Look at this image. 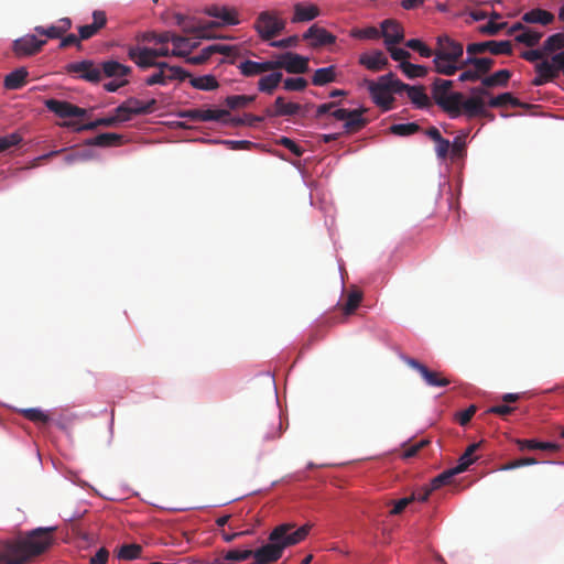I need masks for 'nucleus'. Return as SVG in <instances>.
I'll return each instance as SVG.
<instances>
[{
	"instance_id": "1",
	"label": "nucleus",
	"mask_w": 564,
	"mask_h": 564,
	"mask_svg": "<svg viewBox=\"0 0 564 564\" xmlns=\"http://www.w3.org/2000/svg\"><path fill=\"white\" fill-rule=\"evenodd\" d=\"M454 82L449 79L435 78L432 84V97L435 104L446 112L449 118L456 119L463 112L467 118L489 117L494 118L487 109L485 101L479 96L467 99L458 91H452Z\"/></svg>"
},
{
	"instance_id": "2",
	"label": "nucleus",
	"mask_w": 564,
	"mask_h": 564,
	"mask_svg": "<svg viewBox=\"0 0 564 564\" xmlns=\"http://www.w3.org/2000/svg\"><path fill=\"white\" fill-rule=\"evenodd\" d=\"M55 528H37L23 539L7 543L0 551V564H25L44 553L54 542Z\"/></svg>"
},
{
	"instance_id": "3",
	"label": "nucleus",
	"mask_w": 564,
	"mask_h": 564,
	"mask_svg": "<svg viewBox=\"0 0 564 564\" xmlns=\"http://www.w3.org/2000/svg\"><path fill=\"white\" fill-rule=\"evenodd\" d=\"M464 46L447 35L437 37L434 48V69L436 73L452 76L460 69V63L464 62Z\"/></svg>"
},
{
	"instance_id": "4",
	"label": "nucleus",
	"mask_w": 564,
	"mask_h": 564,
	"mask_svg": "<svg viewBox=\"0 0 564 564\" xmlns=\"http://www.w3.org/2000/svg\"><path fill=\"white\" fill-rule=\"evenodd\" d=\"M399 79L395 74L388 73L378 78L377 82L366 79L365 84L372 98V101L380 107L382 110L388 111L392 108L394 98L392 94H398L397 83Z\"/></svg>"
},
{
	"instance_id": "5",
	"label": "nucleus",
	"mask_w": 564,
	"mask_h": 564,
	"mask_svg": "<svg viewBox=\"0 0 564 564\" xmlns=\"http://www.w3.org/2000/svg\"><path fill=\"white\" fill-rule=\"evenodd\" d=\"M495 65V59L490 57H477V54L467 55L460 63L463 70L458 77L459 82H478L487 75Z\"/></svg>"
},
{
	"instance_id": "6",
	"label": "nucleus",
	"mask_w": 564,
	"mask_h": 564,
	"mask_svg": "<svg viewBox=\"0 0 564 564\" xmlns=\"http://www.w3.org/2000/svg\"><path fill=\"white\" fill-rule=\"evenodd\" d=\"M294 524L284 523L275 527L269 534V541L276 542L283 552L284 549L295 545L305 540L311 530V524H304L294 530Z\"/></svg>"
},
{
	"instance_id": "7",
	"label": "nucleus",
	"mask_w": 564,
	"mask_h": 564,
	"mask_svg": "<svg viewBox=\"0 0 564 564\" xmlns=\"http://www.w3.org/2000/svg\"><path fill=\"white\" fill-rule=\"evenodd\" d=\"M400 358L409 367L416 370L429 387L442 388L447 387L451 383V380L445 378L442 372L429 369L424 364L420 362L419 360L405 355H401Z\"/></svg>"
},
{
	"instance_id": "8",
	"label": "nucleus",
	"mask_w": 564,
	"mask_h": 564,
	"mask_svg": "<svg viewBox=\"0 0 564 564\" xmlns=\"http://www.w3.org/2000/svg\"><path fill=\"white\" fill-rule=\"evenodd\" d=\"M285 23L271 12L264 11L258 17L254 28L263 40L276 36L284 29Z\"/></svg>"
},
{
	"instance_id": "9",
	"label": "nucleus",
	"mask_w": 564,
	"mask_h": 564,
	"mask_svg": "<svg viewBox=\"0 0 564 564\" xmlns=\"http://www.w3.org/2000/svg\"><path fill=\"white\" fill-rule=\"evenodd\" d=\"M490 52L492 55H511L513 47L510 41H485L469 43L466 46V54H482Z\"/></svg>"
},
{
	"instance_id": "10",
	"label": "nucleus",
	"mask_w": 564,
	"mask_h": 564,
	"mask_svg": "<svg viewBox=\"0 0 564 564\" xmlns=\"http://www.w3.org/2000/svg\"><path fill=\"white\" fill-rule=\"evenodd\" d=\"M308 107V105L302 106L296 102H288L284 97L279 96L273 106L264 110V113L267 117H291L296 115L305 117Z\"/></svg>"
},
{
	"instance_id": "11",
	"label": "nucleus",
	"mask_w": 564,
	"mask_h": 564,
	"mask_svg": "<svg viewBox=\"0 0 564 564\" xmlns=\"http://www.w3.org/2000/svg\"><path fill=\"white\" fill-rule=\"evenodd\" d=\"M45 107L54 112L59 118H82L85 117L87 111L84 108L75 106L65 100L58 99H46L44 101Z\"/></svg>"
},
{
	"instance_id": "12",
	"label": "nucleus",
	"mask_w": 564,
	"mask_h": 564,
	"mask_svg": "<svg viewBox=\"0 0 564 564\" xmlns=\"http://www.w3.org/2000/svg\"><path fill=\"white\" fill-rule=\"evenodd\" d=\"M276 69L283 68L290 74H304L308 70V58L299 54L286 52L274 61Z\"/></svg>"
},
{
	"instance_id": "13",
	"label": "nucleus",
	"mask_w": 564,
	"mask_h": 564,
	"mask_svg": "<svg viewBox=\"0 0 564 564\" xmlns=\"http://www.w3.org/2000/svg\"><path fill=\"white\" fill-rule=\"evenodd\" d=\"M67 73H75L79 78L89 83H99L101 80V70L90 59L70 63L66 66Z\"/></svg>"
},
{
	"instance_id": "14",
	"label": "nucleus",
	"mask_w": 564,
	"mask_h": 564,
	"mask_svg": "<svg viewBox=\"0 0 564 564\" xmlns=\"http://www.w3.org/2000/svg\"><path fill=\"white\" fill-rule=\"evenodd\" d=\"M206 13L219 20L218 22L203 23V25L207 28L208 34L210 28L220 25H236L239 23L237 12L234 9H229L227 7L212 6L206 9Z\"/></svg>"
},
{
	"instance_id": "15",
	"label": "nucleus",
	"mask_w": 564,
	"mask_h": 564,
	"mask_svg": "<svg viewBox=\"0 0 564 564\" xmlns=\"http://www.w3.org/2000/svg\"><path fill=\"white\" fill-rule=\"evenodd\" d=\"M45 40H39L34 34H26L13 42L15 56H31L36 54L45 45Z\"/></svg>"
},
{
	"instance_id": "16",
	"label": "nucleus",
	"mask_w": 564,
	"mask_h": 564,
	"mask_svg": "<svg viewBox=\"0 0 564 564\" xmlns=\"http://www.w3.org/2000/svg\"><path fill=\"white\" fill-rule=\"evenodd\" d=\"M281 547L276 542L269 541L268 544L259 547L258 550H252V555L254 557L256 564H271L276 562L282 556Z\"/></svg>"
},
{
	"instance_id": "17",
	"label": "nucleus",
	"mask_w": 564,
	"mask_h": 564,
	"mask_svg": "<svg viewBox=\"0 0 564 564\" xmlns=\"http://www.w3.org/2000/svg\"><path fill=\"white\" fill-rule=\"evenodd\" d=\"M380 34L384 39L386 45L398 44L404 39L402 25L392 19H387L381 23Z\"/></svg>"
},
{
	"instance_id": "18",
	"label": "nucleus",
	"mask_w": 564,
	"mask_h": 564,
	"mask_svg": "<svg viewBox=\"0 0 564 564\" xmlns=\"http://www.w3.org/2000/svg\"><path fill=\"white\" fill-rule=\"evenodd\" d=\"M397 89L398 94L406 91L408 97L417 108H425L430 106V99L422 86H410L399 79L397 83Z\"/></svg>"
},
{
	"instance_id": "19",
	"label": "nucleus",
	"mask_w": 564,
	"mask_h": 564,
	"mask_svg": "<svg viewBox=\"0 0 564 564\" xmlns=\"http://www.w3.org/2000/svg\"><path fill=\"white\" fill-rule=\"evenodd\" d=\"M359 64L371 72H379L388 67L389 61L382 51L376 50L359 56Z\"/></svg>"
},
{
	"instance_id": "20",
	"label": "nucleus",
	"mask_w": 564,
	"mask_h": 564,
	"mask_svg": "<svg viewBox=\"0 0 564 564\" xmlns=\"http://www.w3.org/2000/svg\"><path fill=\"white\" fill-rule=\"evenodd\" d=\"M278 64L274 63V61H267V62H254V61H243L238 65V68L240 73L243 76L250 77L256 76L259 74H262L264 72L274 70L276 69Z\"/></svg>"
},
{
	"instance_id": "21",
	"label": "nucleus",
	"mask_w": 564,
	"mask_h": 564,
	"mask_svg": "<svg viewBox=\"0 0 564 564\" xmlns=\"http://www.w3.org/2000/svg\"><path fill=\"white\" fill-rule=\"evenodd\" d=\"M128 56L141 68L158 67V64H160V62H156L154 57H152L150 47H130Z\"/></svg>"
},
{
	"instance_id": "22",
	"label": "nucleus",
	"mask_w": 564,
	"mask_h": 564,
	"mask_svg": "<svg viewBox=\"0 0 564 564\" xmlns=\"http://www.w3.org/2000/svg\"><path fill=\"white\" fill-rule=\"evenodd\" d=\"M304 40H312V45L324 46L328 44H333L336 41V37L327 32L325 29L319 28L317 25H312L304 34Z\"/></svg>"
},
{
	"instance_id": "23",
	"label": "nucleus",
	"mask_w": 564,
	"mask_h": 564,
	"mask_svg": "<svg viewBox=\"0 0 564 564\" xmlns=\"http://www.w3.org/2000/svg\"><path fill=\"white\" fill-rule=\"evenodd\" d=\"M93 19L94 21L91 24H86L78 28L80 40H88L93 37L107 23L106 13L104 11H94Z\"/></svg>"
},
{
	"instance_id": "24",
	"label": "nucleus",
	"mask_w": 564,
	"mask_h": 564,
	"mask_svg": "<svg viewBox=\"0 0 564 564\" xmlns=\"http://www.w3.org/2000/svg\"><path fill=\"white\" fill-rule=\"evenodd\" d=\"M555 17L552 12L540 8L532 9L521 17V21L524 23L544 26L553 23Z\"/></svg>"
},
{
	"instance_id": "25",
	"label": "nucleus",
	"mask_w": 564,
	"mask_h": 564,
	"mask_svg": "<svg viewBox=\"0 0 564 564\" xmlns=\"http://www.w3.org/2000/svg\"><path fill=\"white\" fill-rule=\"evenodd\" d=\"M101 76L109 78H123L131 74V67L123 65L117 61H106L100 65Z\"/></svg>"
},
{
	"instance_id": "26",
	"label": "nucleus",
	"mask_w": 564,
	"mask_h": 564,
	"mask_svg": "<svg viewBox=\"0 0 564 564\" xmlns=\"http://www.w3.org/2000/svg\"><path fill=\"white\" fill-rule=\"evenodd\" d=\"M86 143L101 148L119 147L123 143V135L113 132H105L88 139Z\"/></svg>"
},
{
	"instance_id": "27",
	"label": "nucleus",
	"mask_w": 564,
	"mask_h": 564,
	"mask_svg": "<svg viewBox=\"0 0 564 564\" xmlns=\"http://www.w3.org/2000/svg\"><path fill=\"white\" fill-rule=\"evenodd\" d=\"M367 112L366 108H358L350 110L349 118L344 123V128L348 133H355L360 131L368 124V119L364 118L362 115Z\"/></svg>"
},
{
	"instance_id": "28",
	"label": "nucleus",
	"mask_w": 564,
	"mask_h": 564,
	"mask_svg": "<svg viewBox=\"0 0 564 564\" xmlns=\"http://www.w3.org/2000/svg\"><path fill=\"white\" fill-rule=\"evenodd\" d=\"M319 14V9L315 4L296 3L294 6V15L292 22H307Z\"/></svg>"
},
{
	"instance_id": "29",
	"label": "nucleus",
	"mask_w": 564,
	"mask_h": 564,
	"mask_svg": "<svg viewBox=\"0 0 564 564\" xmlns=\"http://www.w3.org/2000/svg\"><path fill=\"white\" fill-rule=\"evenodd\" d=\"M29 73L26 68L20 67L9 73L3 80L4 88L9 90H17L22 88L26 84V77Z\"/></svg>"
},
{
	"instance_id": "30",
	"label": "nucleus",
	"mask_w": 564,
	"mask_h": 564,
	"mask_svg": "<svg viewBox=\"0 0 564 564\" xmlns=\"http://www.w3.org/2000/svg\"><path fill=\"white\" fill-rule=\"evenodd\" d=\"M511 77V72L508 69H500L492 75L485 76L481 79V84L486 88L492 87H506Z\"/></svg>"
},
{
	"instance_id": "31",
	"label": "nucleus",
	"mask_w": 564,
	"mask_h": 564,
	"mask_svg": "<svg viewBox=\"0 0 564 564\" xmlns=\"http://www.w3.org/2000/svg\"><path fill=\"white\" fill-rule=\"evenodd\" d=\"M480 445L481 443H473L466 448L464 454L459 457L457 465L454 467L458 474L467 470L468 467L477 460L475 453Z\"/></svg>"
},
{
	"instance_id": "32",
	"label": "nucleus",
	"mask_w": 564,
	"mask_h": 564,
	"mask_svg": "<svg viewBox=\"0 0 564 564\" xmlns=\"http://www.w3.org/2000/svg\"><path fill=\"white\" fill-rule=\"evenodd\" d=\"M158 68H162L164 73V79L166 85L172 80H180L183 82L187 77H191V74L178 66H170L169 64L164 62H160L158 64Z\"/></svg>"
},
{
	"instance_id": "33",
	"label": "nucleus",
	"mask_w": 564,
	"mask_h": 564,
	"mask_svg": "<svg viewBox=\"0 0 564 564\" xmlns=\"http://www.w3.org/2000/svg\"><path fill=\"white\" fill-rule=\"evenodd\" d=\"M175 20L177 25L182 26L185 33H192L195 35V39H209L210 34L207 33V28L203 25V23H198L197 25H189L186 23V19L184 15L177 13L175 14Z\"/></svg>"
},
{
	"instance_id": "34",
	"label": "nucleus",
	"mask_w": 564,
	"mask_h": 564,
	"mask_svg": "<svg viewBox=\"0 0 564 564\" xmlns=\"http://www.w3.org/2000/svg\"><path fill=\"white\" fill-rule=\"evenodd\" d=\"M543 36V33L534 28L528 26L523 32L516 34L514 41L524 44L529 47L538 45Z\"/></svg>"
},
{
	"instance_id": "35",
	"label": "nucleus",
	"mask_w": 564,
	"mask_h": 564,
	"mask_svg": "<svg viewBox=\"0 0 564 564\" xmlns=\"http://www.w3.org/2000/svg\"><path fill=\"white\" fill-rule=\"evenodd\" d=\"M336 67L330 65L328 67L318 68L312 77L314 86H324L336 80Z\"/></svg>"
},
{
	"instance_id": "36",
	"label": "nucleus",
	"mask_w": 564,
	"mask_h": 564,
	"mask_svg": "<svg viewBox=\"0 0 564 564\" xmlns=\"http://www.w3.org/2000/svg\"><path fill=\"white\" fill-rule=\"evenodd\" d=\"M116 123H118V121L116 119V116H111V117H107V118H100V119H97V120H95L93 122H88V123H85V124H82V126H77L76 122H72V121L64 122L62 126L63 127H70V128H73L76 131H82V130H94V129H96L97 127H100V126L111 127V126H115Z\"/></svg>"
},
{
	"instance_id": "37",
	"label": "nucleus",
	"mask_w": 564,
	"mask_h": 564,
	"mask_svg": "<svg viewBox=\"0 0 564 564\" xmlns=\"http://www.w3.org/2000/svg\"><path fill=\"white\" fill-rule=\"evenodd\" d=\"M282 73L275 72L270 75L263 76L258 82V89L268 95H272L275 88L282 80Z\"/></svg>"
},
{
	"instance_id": "38",
	"label": "nucleus",
	"mask_w": 564,
	"mask_h": 564,
	"mask_svg": "<svg viewBox=\"0 0 564 564\" xmlns=\"http://www.w3.org/2000/svg\"><path fill=\"white\" fill-rule=\"evenodd\" d=\"M536 76L532 80L533 86H542L546 83L553 82L556 77L552 74L549 66V61H543L535 65Z\"/></svg>"
},
{
	"instance_id": "39",
	"label": "nucleus",
	"mask_w": 564,
	"mask_h": 564,
	"mask_svg": "<svg viewBox=\"0 0 564 564\" xmlns=\"http://www.w3.org/2000/svg\"><path fill=\"white\" fill-rule=\"evenodd\" d=\"M189 83L195 89L199 90H215L219 84L214 75H204L199 77H189Z\"/></svg>"
},
{
	"instance_id": "40",
	"label": "nucleus",
	"mask_w": 564,
	"mask_h": 564,
	"mask_svg": "<svg viewBox=\"0 0 564 564\" xmlns=\"http://www.w3.org/2000/svg\"><path fill=\"white\" fill-rule=\"evenodd\" d=\"M129 108L132 109V112L137 115H147L153 111L154 106L156 104L155 99H151L148 102H143L137 98H129L124 101Z\"/></svg>"
},
{
	"instance_id": "41",
	"label": "nucleus",
	"mask_w": 564,
	"mask_h": 564,
	"mask_svg": "<svg viewBox=\"0 0 564 564\" xmlns=\"http://www.w3.org/2000/svg\"><path fill=\"white\" fill-rule=\"evenodd\" d=\"M170 42H172L174 48L171 51L173 56L184 57L189 54V39L172 33Z\"/></svg>"
},
{
	"instance_id": "42",
	"label": "nucleus",
	"mask_w": 564,
	"mask_h": 564,
	"mask_svg": "<svg viewBox=\"0 0 564 564\" xmlns=\"http://www.w3.org/2000/svg\"><path fill=\"white\" fill-rule=\"evenodd\" d=\"M20 413L23 417L36 424L45 425L50 421L48 414L37 408L22 409Z\"/></svg>"
},
{
	"instance_id": "43",
	"label": "nucleus",
	"mask_w": 564,
	"mask_h": 564,
	"mask_svg": "<svg viewBox=\"0 0 564 564\" xmlns=\"http://www.w3.org/2000/svg\"><path fill=\"white\" fill-rule=\"evenodd\" d=\"M256 99V96H247V95H232L228 96L225 99V105L231 109H241L248 107L250 104H252Z\"/></svg>"
},
{
	"instance_id": "44",
	"label": "nucleus",
	"mask_w": 564,
	"mask_h": 564,
	"mask_svg": "<svg viewBox=\"0 0 564 564\" xmlns=\"http://www.w3.org/2000/svg\"><path fill=\"white\" fill-rule=\"evenodd\" d=\"M544 52L547 54L556 51H564V33H555L550 35L543 43Z\"/></svg>"
},
{
	"instance_id": "45",
	"label": "nucleus",
	"mask_w": 564,
	"mask_h": 564,
	"mask_svg": "<svg viewBox=\"0 0 564 564\" xmlns=\"http://www.w3.org/2000/svg\"><path fill=\"white\" fill-rule=\"evenodd\" d=\"M488 105L490 107H494V108L505 107L507 105H511L513 107L522 106V104L519 101V99L513 97L512 94H510V93H503V94H500V95H498L496 97H492L488 101Z\"/></svg>"
},
{
	"instance_id": "46",
	"label": "nucleus",
	"mask_w": 564,
	"mask_h": 564,
	"mask_svg": "<svg viewBox=\"0 0 564 564\" xmlns=\"http://www.w3.org/2000/svg\"><path fill=\"white\" fill-rule=\"evenodd\" d=\"M142 546L140 544H123L118 551V557L124 561H132L140 557Z\"/></svg>"
},
{
	"instance_id": "47",
	"label": "nucleus",
	"mask_w": 564,
	"mask_h": 564,
	"mask_svg": "<svg viewBox=\"0 0 564 564\" xmlns=\"http://www.w3.org/2000/svg\"><path fill=\"white\" fill-rule=\"evenodd\" d=\"M362 300V293L358 290H352L347 295V301L343 306V311L345 315L352 314L356 308L359 306Z\"/></svg>"
},
{
	"instance_id": "48",
	"label": "nucleus",
	"mask_w": 564,
	"mask_h": 564,
	"mask_svg": "<svg viewBox=\"0 0 564 564\" xmlns=\"http://www.w3.org/2000/svg\"><path fill=\"white\" fill-rule=\"evenodd\" d=\"M399 67L409 78L424 77L427 74L426 67L410 62H402Z\"/></svg>"
},
{
	"instance_id": "49",
	"label": "nucleus",
	"mask_w": 564,
	"mask_h": 564,
	"mask_svg": "<svg viewBox=\"0 0 564 564\" xmlns=\"http://www.w3.org/2000/svg\"><path fill=\"white\" fill-rule=\"evenodd\" d=\"M455 475H458V473L455 470L454 467L451 468V469H447V470L441 473L440 475H437L436 477H434L431 480L429 487L433 491L436 490V489H440L444 485H447Z\"/></svg>"
},
{
	"instance_id": "50",
	"label": "nucleus",
	"mask_w": 564,
	"mask_h": 564,
	"mask_svg": "<svg viewBox=\"0 0 564 564\" xmlns=\"http://www.w3.org/2000/svg\"><path fill=\"white\" fill-rule=\"evenodd\" d=\"M420 126L415 122L399 123L390 127L391 133L395 135L406 137L420 131Z\"/></svg>"
},
{
	"instance_id": "51",
	"label": "nucleus",
	"mask_w": 564,
	"mask_h": 564,
	"mask_svg": "<svg viewBox=\"0 0 564 564\" xmlns=\"http://www.w3.org/2000/svg\"><path fill=\"white\" fill-rule=\"evenodd\" d=\"M229 115L227 109H202V121H226Z\"/></svg>"
},
{
	"instance_id": "52",
	"label": "nucleus",
	"mask_w": 564,
	"mask_h": 564,
	"mask_svg": "<svg viewBox=\"0 0 564 564\" xmlns=\"http://www.w3.org/2000/svg\"><path fill=\"white\" fill-rule=\"evenodd\" d=\"M224 555H225V561L227 562V564H235V563L242 562V561H246L249 557H251L252 550L251 549H247L243 551L229 550L227 552H224Z\"/></svg>"
},
{
	"instance_id": "53",
	"label": "nucleus",
	"mask_w": 564,
	"mask_h": 564,
	"mask_svg": "<svg viewBox=\"0 0 564 564\" xmlns=\"http://www.w3.org/2000/svg\"><path fill=\"white\" fill-rule=\"evenodd\" d=\"M405 45L411 48V50H414L416 51L421 56L423 57H431L433 56L434 54V50L430 48L429 46H426L421 40L419 39H411L409 40Z\"/></svg>"
},
{
	"instance_id": "54",
	"label": "nucleus",
	"mask_w": 564,
	"mask_h": 564,
	"mask_svg": "<svg viewBox=\"0 0 564 564\" xmlns=\"http://www.w3.org/2000/svg\"><path fill=\"white\" fill-rule=\"evenodd\" d=\"M21 142L22 137L17 132L0 137V153L9 150L12 147L19 145Z\"/></svg>"
},
{
	"instance_id": "55",
	"label": "nucleus",
	"mask_w": 564,
	"mask_h": 564,
	"mask_svg": "<svg viewBox=\"0 0 564 564\" xmlns=\"http://www.w3.org/2000/svg\"><path fill=\"white\" fill-rule=\"evenodd\" d=\"M307 80L303 77L286 78L283 88L288 91H302L306 88Z\"/></svg>"
},
{
	"instance_id": "56",
	"label": "nucleus",
	"mask_w": 564,
	"mask_h": 564,
	"mask_svg": "<svg viewBox=\"0 0 564 564\" xmlns=\"http://www.w3.org/2000/svg\"><path fill=\"white\" fill-rule=\"evenodd\" d=\"M172 32H162V33H155V32H147L143 34L142 40L145 42H154L156 44H165L170 42Z\"/></svg>"
},
{
	"instance_id": "57",
	"label": "nucleus",
	"mask_w": 564,
	"mask_h": 564,
	"mask_svg": "<svg viewBox=\"0 0 564 564\" xmlns=\"http://www.w3.org/2000/svg\"><path fill=\"white\" fill-rule=\"evenodd\" d=\"M549 66L552 69V74L557 77L560 72L564 70V51L554 54L549 61Z\"/></svg>"
},
{
	"instance_id": "58",
	"label": "nucleus",
	"mask_w": 564,
	"mask_h": 564,
	"mask_svg": "<svg viewBox=\"0 0 564 564\" xmlns=\"http://www.w3.org/2000/svg\"><path fill=\"white\" fill-rule=\"evenodd\" d=\"M430 441L427 438L421 440L414 444L406 446L402 453V457L408 459L414 457L422 448L427 446Z\"/></svg>"
},
{
	"instance_id": "59",
	"label": "nucleus",
	"mask_w": 564,
	"mask_h": 564,
	"mask_svg": "<svg viewBox=\"0 0 564 564\" xmlns=\"http://www.w3.org/2000/svg\"><path fill=\"white\" fill-rule=\"evenodd\" d=\"M351 36L354 37H357V39H378L380 36V32L377 28L375 26H369V28H366V29H356V30H352L351 32Z\"/></svg>"
},
{
	"instance_id": "60",
	"label": "nucleus",
	"mask_w": 564,
	"mask_h": 564,
	"mask_svg": "<svg viewBox=\"0 0 564 564\" xmlns=\"http://www.w3.org/2000/svg\"><path fill=\"white\" fill-rule=\"evenodd\" d=\"M506 26V22L497 23L494 20H490L485 25L479 26V32L487 35H497Z\"/></svg>"
},
{
	"instance_id": "61",
	"label": "nucleus",
	"mask_w": 564,
	"mask_h": 564,
	"mask_svg": "<svg viewBox=\"0 0 564 564\" xmlns=\"http://www.w3.org/2000/svg\"><path fill=\"white\" fill-rule=\"evenodd\" d=\"M115 116L118 122L129 121L133 116L132 109L127 106L126 102H122L115 109Z\"/></svg>"
},
{
	"instance_id": "62",
	"label": "nucleus",
	"mask_w": 564,
	"mask_h": 564,
	"mask_svg": "<svg viewBox=\"0 0 564 564\" xmlns=\"http://www.w3.org/2000/svg\"><path fill=\"white\" fill-rule=\"evenodd\" d=\"M278 144L284 147L285 149H288L289 151H291L294 155L296 156H302L303 153H304V150L296 143L294 142L292 139L290 138H286V137H281L279 140H278Z\"/></svg>"
},
{
	"instance_id": "63",
	"label": "nucleus",
	"mask_w": 564,
	"mask_h": 564,
	"mask_svg": "<svg viewBox=\"0 0 564 564\" xmlns=\"http://www.w3.org/2000/svg\"><path fill=\"white\" fill-rule=\"evenodd\" d=\"M34 31L40 35L47 36L48 39H59L63 35L57 25H51L48 28L39 25L34 28Z\"/></svg>"
},
{
	"instance_id": "64",
	"label": "nucleus",
	"mask_w": 564,
	"mask_h": 564,
	"mask_svg": "<svg viewBox=\"0 0 564 564\" xmlns=\"http://www.w3.org/2000/svg\"><path fill=\"white\" fill-rule=\"evenodd\" d=\"M476 410H477L476 405L471 404L466 410L457 413V415H456L457 422L462 426H465L466 424H468L470 422L471 417L476 413Z\"/></svg>"
}]
</instances>
